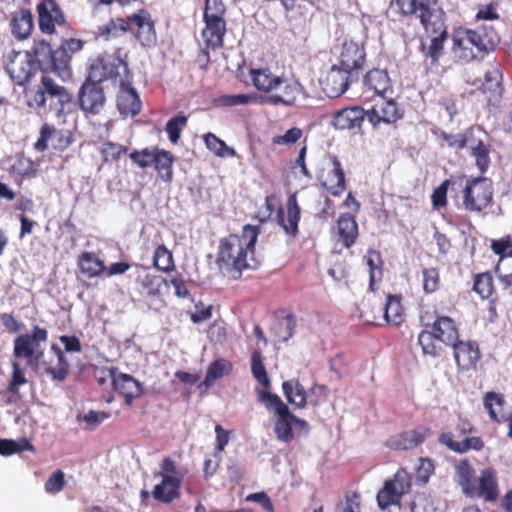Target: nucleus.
<instances>
[{
	"instance_id": "obj_1",
	"label": "nucleus",
	"mask_w": 512,
	"mask_h": 512,
	"mask_svg": "<svg viewBox=\"0 0 512 512\" xmlns=\"http://www.w3.org/2000/svg\"><path fill=\"white\" fill-rule=\"evenodd\" d=\"M258 235V227L248 224L240 235L230 234L220 240L216 264L224 276L237 280L244 270L252 268Z\"/></svg>"
},
{
	"instance_id": "obj_2",
	"label": "nucleus",
	"mask_w": 512,
	"mask_h": 512,
	"mask_svg": "<svg viewBox=\"0 0 512 512\" xmlns=\"http://www.w3.org/2000/svg\"><path fill=\"white\" fill-rule=\"evenodd\" d=\"M451 56L455 63L469 64L481 62L494 52L500 37L491 26H479L475 29L458 27L451 35Z\"/></svg>"
},
{
	"instance_id": "obj_3",
	"label": "nucleus",
	"mask_w": 512,
	"mask_h": 512,
	"mask_svg": "<svg viewBox=\"0 0 512 512\" xmlns=\"http://www.w3.org/2000/svg\"><path fill=\"white\" fill-rule=\"evenodd\" d=\"M84 47V41L77 38L62 40L61 44L53 50L46 40L34 43L33 53L35 61L42 72H53L61 79L66 80L72 76V56L80 52Z\"/></svg>"
},
{
	"instance_id": "obj_4",
	"label": "nucleus",
	"mask_w": 512,
	"mask_h": 512,
	"mask_svg": "<svg viewBox=\"0 0 512 512\" xmlns=\"http://www.w3.org/2000/svg\"><path fill=\"white\" fill-rule=\"evenodd\" d=\"M459 336V328L454 319L436 315L432 323L424 324V329L418 334V344L424 355L436 358L443 352L442 344L451 347Z\"/></svg>"
},
{
	"instance_id": "obj_5",
	"label": "nucleus",
	"mask_w": 512,
	"mask_h": 512,
	"mask_svg": "<svg viewBox=\"0 0 512 512\" xmlns=\"http://www.w3.org/2000/svg\"><path fill=\"white\" fill-rule=\"evenodd\" d=\"M49 73L43 72L40 84L33 94L29 106L45 108L48 105L49 110L55 112L59 117L66 113L67 108L72 104L73 96L66 87L58 84Z\"/></svg>"
},
{
	"instance_id": "obj_6",
	"label": "nucleus",
	"mask_w": 512,
	"mask_h": 512,
	"mask_svg": "<svg viewBox=\"0 0 512 512\" xmlns=\"http://www.w3.org/2000/svg\"><path fill=\"white\" fill-rule=\"evenodd\" d=\"M226 15L227 8L223 0H205L201 36L206 48L216 50L223 47L227 32Z\"/></svg>"
},
{
	"instance_id": "obj_7",
	"label": "nucleus",
	"mask_w": 512,
	"mask_h": 512,
	"mask_svg": "<svg viewBox=\"0 0 512 512\" xmlns=\"http://www.w3.org/2000/svg\"><path fill=\"white\" fill-rule=\"evenodd\" d=\"M474 431L475 427L469 419L458 416L452 431L440 433L438 442L458 454H465L471 450L481 451L485 443L480 436L471 435Z\"/></svg>"
},
{
	"instance_id": "obj_8",
	"label": "nucleus",
	"mask_w": 512,
	"mask_h": 512,
	"mask_svg": "<svg viewBox=\"0 0 512 512\" xmlns=\"http://www.w3.org/2000/svg\"><path fill=\"white\" fill-rule=\"evenodd\" d=\"M458 189L461 190L462 206L467 212L481 213L493 203L492 182L486 177L467 178L465 176V181Z\"/></svg>"
},
{
	"instance_id": "obj_9",
	"label": "nucleus",
	"mask_w": 512,
	"mask_h": 512,
	"mask_svg": "<svg viewBox=\"0 0 512 512\" xmlns=\"http://www.w3.org/2000/svg\"><path fill=\"white\" fill-rule=\"evenodd\" d=\"M258 402L262 403L268 411L275 413L274 433L277 440L284 443L291 442L295 434L293 431V413L289 407L277 394L267 391H258Z\"/></svg>"
},
{
	"instance_id": "obj_10",
	"label": "nucleus",
	"mask_w": 512,
	"mask_h": 512,
	"mask_svg": "<svg viewBox=\"0 0 512 512\" xmlns=\"http://www.w3.org/2000/svg\"><path fill=\"white\" fill-rule=\"evenodd\" d=\"M131 75L128 63L120 56L103 55L92 62L87 78L100 84L107 80L119 84V80Z\"/></svg>"
},
{
	"instance_id": "obj_11",
	"label": "nucleus",
	"mask_w": 512,
	"mask_h": 512,
	"mask_svg": "<svg viewBox=\"0 0 512 512\" xmlns=\"http://www.w3.org/2000/svg\"><path fill=\"white\" fill-rule=\"evenodd\" d=\"M390 9L399 20L415 17L422 26L443 14L442 10L434 7L431 0H391Z\"/></svg>"
},
{
	"instance_id": "obj_12",
	"label": "nucleus",
	"mask_w": 512,
	"mask_h": 512,
	"mask_svg": "<svg viewBox=\"0 0 512 512\" xmlns=\"http://www.w3.org/2000/svg\"><path fill=\"white\" fill-rule=\"evenodd\" d=\"M412 485V476L404 468H400L393 479L386 480L382 489L377 493L378 507L386 510L392 505H399L402 496L409 492Z\"/></svg>"
},
{
	"instance_id": "obj_13",
	"label": "nucleus",
	"mask_w": 512,
	"mask_h": 512,
	"mask_svg": "<svg viewBox=\"0 0 512 512\" xmlns=\"http://www.w3.org/2000/svg\"><path fill=\"white\" fill-rule=\"evenodd\" d=\"M39 31L44 35H54L58 27H67L64 10L57 0H38L35 7Z\"/></svg>"
},
{
	"instance_id": "obj_14",
	"label": "nucleus",
	"mask_w": 512,
	"mask_h": 512,
	"mask_svg": "<svg viewBox=\"0 0 512 512\" xmlns=\"http://www.w3.org/2000/svg\"><path fill=\"white\" fill-rule=\"evenodd\" d=\"M35 365L53 382H64L69 375V362L57 344H52L47 354L40 352Z\"/></svg>"
},
{
	"instance_id": "obj_15",
	"label": "nucleus",
	"mask_w": 512,
	"mask_h": 512,
	"mask_svg": "<svg viewBox=\"0 0 512 512\" xmlns=\"http://www.w3.org/2000/svg\"><path fill=\"white\" fill-rule=\"evenodd\" d=\"M48 339V331L35 325L32 327L31 333L18 335L13 342V355L16 358H24L29 364H35L38 354L41 350V343Z\"/></svg>"
},
{
	"instance_id": "obj_16",
	"label": "nucleus",
	"mask_w": 512,
	"mask_h": 512,
	"mask_svg": "<svg viewBox=\"0 0 512 512\" xmlns=\"http://www.w3.org/2000/svg\"><path fill=\"white\" fill-rule=\"evenodd\" d=\"M366 63V48L364 41H356L354 39L345 40L340 47L337 67H341L348 73L358 78L359 73L364 69Z\"/></svg>"
},
{
	"instance_id": "obj_17",
	"label": "nucleus",
	"mask_w": 512,
	"mask_h": 512,
	"mask_svg": "<svg viewBox=\"0 0 512 512\" xmlns=\"http://www.w3.org/2000/svg\"><path fill=\"white\" fill-rule=\"evenodd\" d=\"M130 31L144 48H152L157 44L155 20L146 9H140L129 15Z\"/></svg>"
},
{
	"instance_id": "obj_18",
	"label": "nucleus",
	"mask_w": 512,
	"mask_h": 512,
	"mask_svg": "<svg viewBox=\"0 0 512 512\" xmlns=\"http://www.w3.org/2000/svg\"><path fill=\"white\" fill-rule=\"evenodd\" d=\"M500 488L497 471L493 467L481 470L466 493V497L483 499L485 502H495L499 498Z\"/></svg>"
},
{
	"instance_id": "obj_19",
	"label": "nucleus",
	"mask_w": 512,
	"mask_h": 512,
	"mask_svg": "<svg viewBox=\"0 0 512 512\" xmlns=\"http://www.w3.org/2000/svg\"><path fill=\"white\" fill-rule=\"evenodd\" d=\"M305 93V87L299 80L280 76V83L277 85V89L270 96L266 97V103L275 106L292 107L297 104L298 100Z\"/></svg>"
},
{
	"instance_id": "obj_20",
	"label": "nucleus",
	"mask_w": 512,
	"mask_h": 512,
	"mask_svg": "<svg viewBox=\"0 0 512 512\" xmlns=\"http://www.w3.org/2000/svg\"><path fill=\"white\" fill-rule=\"evenodd\" d=\"M78 97L80 109L85 114L97 115L104 109L106 97L100 83L86 78L80 87Z\"/></svg>"
},
{
	"instance_id": "obj_21",
	"label": "nucleus",
	"mask_w": 512,
	"mask_h": 512,
	"mask_svg": "<svg viewBox=\"0 0 512 512\" xmlns=\"http://www.w3.org/2000/svg\"><path fill=\"white\" fill-rule=\"evenodd\" d=\"M318 180L332 196L339 197L343 194L346 190L345 172L336 156H332L330 163L322 167L318 174Z\"/></svg>"
},
{
	"instance_id": "obj_22",
	"label": "nucleus",
	"mask_w": 512,
	"mask_h": 512,
	"mask_svg": "<svg viewBox=\"0 0 512 512\" xmlns=\"http://www.w3.org/2000/svg\"><path fill=\"white\" fill-rule=\"evenodd\" d=\"M367 117V111L361 106L353 105L333 113L330 125L338 131H349L357 134L362 131V125Z\"/></svg>"
},
{
	"instance_id": "obj_23",
	"label": "nucleus",
	"mask_w": 512,
	"mask_h": 512,
	"mask_svg": "<svg viewBox=\"0 0 512 512\" xmlns=\"http://www.w3.org/2000/svg\"><path fill=\"white\" fill-rule=\"evenodd\" d=\"M423 28L426 34L431 37L429 46L427 48H423L424 54L426 57L431 59L432 63H436L443 54L444 43L448 38L444 13L425 24Z\"/></svg>"
},
{
	"instance_id": "obj_24",
	"label": "nucleus",
	"mask_w": 512,
	"mask_h": 512,
	"mask_svg": "<svg viewBox=\"0 0 512 512\" xmlns=\"http://www.w3.org/2000/svg\"><path fill=\"white\" fill-rule=\"evenodd\" d=\"M49 141L53 142L52 147L55 150L64 151L72 144L73 136L69 130H59L50 123H44L33 147L37 152L43 153L48 150Z\"/></svg>"
},
{
	"instance_id": "obj_25",
	"label": "nucleus",
	"mask_w": 512,
	"mask_h": 512,
	"mask_svg": "<svg viewBox=\"0 0 512 512\" xmlns=\"http://www.w3.org/2000/svg\"><path fill=\"white\" fill-rule=\"evenodd\" d=\"M430 434L431 429L429 427L419 426L390 436L384 445L393 451L411 450L424 443Z\"/></svg>"
},
{
	"instance_id": "obj_26",
	"label": "nucleus",
	"mask_w": 512,
	"mask_h": 512,
	"mask_svg": "<svg viewBox=\"0 0 512 512\" xmlns=\"http://www.w3.org/2000/svg\"><path fill=\"white\" fill-rule=\"evenodd\" d=\"M133 76H125L119 80V91L116 104L121 115L134 117L141 111L142 103L138 93L132 87Z\"/></svg>"
},
{
	"instance_id": "obj_27",
	"label": "nucleus",
	"mask_w": 512,
	"mask_h": 512,
	"mask_svg": "<svg viewBox=\"0 0 512 512\" xmlns=\"http://www.w3.org/2000/svg\"><path fill=\"white\" fill-rule=\"evenodd\" d=\"M456 365L461 371H470L477 368L481 359V352L476 341H463L458 339L452 346Z\"/></svg>"
},
{
	"instance_id": "obj_28",
	"label": "nucleus",
	"mask_w": 512,
	"mask_h": 512,
	"mask_svg": "<svg viewBox=\"0 0 512 512\" xmlns=\"http://www.w3.org/2000/svg\"><path fill=\"white\" fill-rule=\"evenodd\" d=\"M402 117L398 104L393 99H386L385 96L378 97V100L367 110V119L373 127H378L381 122L391 124Z\"/></svg>"
},
{
	"instance_id": "obj_29",
	"label": "nucleus",
	"mask_w": 512,
	"mask_h": 512,
	"mask_svg": "<svg viewBox=\"0 0 512 512\" xmlns=\"http://www.w3.org/2000/svg\"><path fill=\"white\" fill-rule=\"evenodd\" d=\"M482 91L489 105L498 106L504 93L500 64L493 63L491 69L485 72Z\"/></svg>"
},
{
	"instance_id": "obj_30",
	"label": "nucleus",
	"mask_w": 512,
	"mask_h": 512,
	"mask_svg": "<svg viewBox=\"0 0 512 512\" xmlns=\"http://www.w3.org/2000/svg\"><path fill=\"white\" fill-rule=\"evenodd\" d=\"M356 79L355 75L334 64L324 80V91L331 98L339 97L348 90L350 83Z\"/></svg>"
},
{
	"instance_id": "obj_31",
	"label": "nucleus",
	"mask_w": 512,
	"mask_h": 512,
	"mask_svg": "<svg viewBox=\"0 0 512 512\" xmlns=\"http://www.w3.org/2000/svg\"><path fill=\"white\" fill-rule=\"evenodd\" d=\"M9 28L12 36L18 41H24L31 37L34 30V18L28 8H20L12 12Z\"/></svg>"
},
{
	"instance_id": "obj_32",
	"label": "nucleus",
	"mask_w": 512,
	"mask_h": 512,
	"mask_svg": "<svg viewBox=\"0 0 512 512\" xmlns=\"http://www.w3.org/2000/svg\"><path fill=\"white\" fill-rule=\"evenodd\" d=\"M287 214L285 217L284 210H278V222L284 231L292 236L298 233V224L301 219V209L297 200V192L292 193L287 200Z\"/></svg>"
},
{
	"instance_id": "obj_33",
	"label": "nucleus",
	"mask_w": 512,
	"mask_h": 512,
	"mask_svg": "<svg viewBox=\"0 0 512 512\" xmlns=\"http://www.w3.org/2000/svg\"><path fill=\"white\" fill-rule=\"evenodd\" d=\"M113 388L124 398L128 406L132 405L133 401L141 397L144 392L143 385L133 376L125 373L117 375L113 380Z\"/></svg>"
},
{
	"instance_id": "obj_34",
	"label": "nucleus",
	"mask_w": 512,
	"mask_h": 512,
	"mask_svg": "<svg viewBox=\"0 0 512 512\" xmlns=\"http://www.w3.org/2000/svg\"><path fill=\"white\" fill-rule=\"evenodd\" d=\"M337 235L345 248H351L358 239V224L351 213L340 214L337 220Z\"/></svg>"
},
{
	"instance_id": "obj_35",
	"label": "nucleus",
	"mask_w": 512,
	"mask_h": 512,
	"mask_svg": "<svg viewBox=\"0 0 512 512\" xmlns=\"http://www.w3.org/2000/svg\"><path fill=\"white\" fill-rule=\"evenodd\" d=\"M483 406L490 420L498 424L505 423L510 416L506 411V400L500 393L486 392L483 397Z\"/></svg>"
},
{
	"instance_id": "obj_36",
	"label": "nucleus",
	"mask_w": 512,
	"mask_h": 512,
	"mask_svg": "<svg viewBox=\"0 0 512 512\" xmlns=\"http://www.w3.org/2000/svg\"><path fill=\"white\" fill-rule=\"evenodd\" d=\"M249 76L256 90L268 96L277 89V85L280 83V76L274 74L269 68H252L249 71Z\"/></svg>"
},
{
	"instance_id": "obj_37",
	"label": "nucleus",
	"mask_w": 512,
	"mask_h": 512,
	"mask_svg": "<svg viewBox=\"0 0 512 512\" xmlns=\"http://www.w3.org/2000/svg\"><path fill=\"white\" fill-rule=\"evenodd\" d=\"M77 266L80 273L91 279L104 274L106 265L104 260L100 259L95 252L84 251L77 258Z\"/></svg>"
},
{
	"instance_id": "obj_38",
	"label": "nucleus",
	"mask_w": 512,
	"mask_h": 512,
	"mask_svg": "<svg viewBox=\"0 0 512 512\" xmlns=\"http://www.w3.org/2000/svg\"><path fill=\"white\" fill-rule=\"evenodd\" d=\"M142 268L143 270L138 272L135 278L136 284L148 297L159 296L162 287L167 285L166 279L160 275L148 272L145 267Z\"/></svg>"
},
{
	"instance_id": "obj_39",
	"label": "nucleus",
	"mask_w": 512,
	"mask_h": 512,
	"mask_svg": "<svg viewBox=\"0 0 512 512\" xmlns=\"http://www.w3.org/2000/svg\"><path fill=\"white\" fill-rule=\"evenodd\" d=\"M153 266L158 271L170 273L175 270V261L172 252L161 242V235L157 233L153 241Z\"/></svg>"
},
{
	"instance_id": "obj_40",
	"label": "nucleus",
	"mask_w": 512,
	"mask_h": 512,
	"mask_svg": "<svg viewBox=\"0 0 512 512\" xmlns=\"http://www.w3.org/2000/svg\"><path fill=\"white\" fill-rule=\"evenodd\" d=\"M383 319L388 325L399 326L405 321V312L401 304V297L389 294L383 308Z\"/></svg>"
},
{
	"instance_id": "obj_41",
	"label": "nucleus",
	"mask_w": 512,
	"mask_h": 512,
	"mask_svg": "<svg viewBox=\"0 0 512 512\" xmlns=\"http://www.w3.org/2000/svg\"><path fill=\"white\" fill-rule=\"evenodd\" d=\"M364 260L368 266L369 289L372 292H376L378 289L377 284L380 283L383 278V260L381 254L374 249H369L364 256Z\"/></svg>"
},
{
	"instance_id": "obj_42",
	"label": "nucleus",
	"mask_w": 512,
	"mask_h": 512,
	"mask_svg": "<svg viewBox=\"0 0 512 512\" xmlns=\"http://www.w3.org/2000/svg\"><path fill=\"white\" fill-rule=\"evenodd\" d=\"M465 181V175L451 176L445 179L438 187H436L431 195V202L434 208H444L447 206V192L450 188L452 192L456 191L458 187L462 186Z\"/></svg>"
},
{
	"instance_id": "obj_43",
	"label": "nucleus",
	"mask_w": 512,
	"mask_h": 512,
	"mask_svg": "<svg viewBox=\"0 0 512 512\" xmlns=\"http://www.w3.org/2000/svg\"><path fill=\"white\" fill-rule=\"evenodd\" d=\"M364 85L368 90L381 97L390 88L391 82L385 70L374 68L364 76Z\"/></svg>"
},
{
	"instance_id": "obj_44",
	"label": "nucleus",
	"mask_w": 512,
	"mask_h": 512,
	"mask_svg": "<svg viewBox=\"0 0 512 512\" xmlns=\"http://www.w3.org/2000/svg\"><path fill=\"white\" fill-rule=\"evenodd\" d=\"M181 484L170 478H164L159 484L155 485L151 494L156 501L170 504L179 498Z\"/></svg>"
},
{
	"instance_id": "obj_45",
	"label": "nucleus",
	"mask_w": 512,
	"mask_h": 512,
	"mask_svg": "<svg viewBox=\"0 0 512 512\" xmlns=\"http://www.w3.org/2000/svg\"><path fill=\"white\" fill-rule=\"evenodd\" d=\"M174 155L167 150L155 148V156L152 165L158 176L165 182H171L173 178Z\"/></svg>"
},
{
	"instance_id": "obj_46",
	"label": "nucleus",
	"mask_w": 512,
	"mask_h": 512,
	"mask_svg": "<svg viewBox=\"0 0 512 512\" xmlns=\"http://www.w3.org/2000/svg\"><path fill=\"white\" fill-rule=\"evenodd\" d=\"M251 373L254 379L262 386L258 391L270 392L271 381L263 362V356L260 349H254L251 353Z\"/></svg>"
},
{
	"instance_id": "obj_47",
	"label": "nucleus",
	"mask_w": 512,
	"mask_h": 512,
	"mask_svg": "<svg viewBox=\"0 0 512 512\" xmlns=\"http://www.w3.org/2000/svg\"><path fill=\"white\" fill-rule=\"evenodd\" d=\"M283 394L287 401L296 408H304L307 404V393L299 380L291 379L282 383Z\"/></svg>"
},
{
	"instance_id": "obj_48",
	"label": "nucleus",
	"mask_w": 512,
	"mask_h": 512,
	"mask_svg": "<svg viewBox=\"0 0 512 512\" xmlns=\"http://www.w3.org/2000/svg\"><path fill=\"white\" fill-rule=\"evenodd\" d=\"M455 478L464 495L475 482L476 472L468 459H462L454 466Z\"/></svg>"
},
{
	"instance_id": "obj_49",
	"label": "nucleus",
	"mask_w": 512,
	"mask_h": 512,
	"mask_svg": "<svg viewBox=\"0 0 512 512\" xmlns=\"http://www.w3.org/2000/svg\"><path fill=\"white\" fill-rule=\"evenodd\" d=\"M128 31H130L129 16H126L112 18L108 23L99 27L98 34L105 40H110Z\"/></svg>"
},
{
	"instance_id": "obj_50",
	"label": "nucleus",
	"mask_w": 512,
	"mask_h": 512,
	"mask_svg": "<svg viewBox=\"0 0 512 512\" xmlns=\"http://www.w3.org/2000/svg\"><path fill=\"white\" fill-rule=\"evenodd\" d=\"M232 364L228 360L223 358L213 361L206 372L205 379L200 384V387L205 386L206 388L211 387L215 381L222 378L225 375L230 374L232 371Z\"/></svg>"
},
{
	"instance_id": "obj_51",
	"label": "nucleus",
	"mask_w": 512,
	"mask_h": 512,
	"mask_svg": "<svg viewBox=\"0 0 512 512\" xmlns=\"http://www.w3.org/2000/svg\"><path fill=\"white\" fill-rule=\"evenodd\" d=\"M203 141L206 148L217 157H235L237 155L234 148L229 147L222 139L212 132L203 135Z\"/></svg>"
},
{
	"instance_id": "obj_52",
	"label": "nucleus",
	"mask_w": 512,
	"mask_h": 512,
	"mask_svg": "<svg viewBox=\"0 0 512 512\" xmlns=\"http://www.w3.org/2000/svg\"><path fill=\"white\" fill-rule=\"evenodd\" d=\"M8 72L11 78L19 85L28 83L33 77L32 63L30 60L13 61Z\"/></svg>"
},
{
	"instance_id": "obj_53",
	"label": "nucleus",
	"mask_w": 512,
	"mask_h": 512,
	"mask_svg": "<svg viewBox=\"0 0 512 512\" xmlns=\"http://www.w3.org/2000/svg\"><path fill=\"white\" fill-rule=\"evenodd\" d=\"M473 291L482 299H489L494 292V279L491 272L475 274L473 278Z\"/></svg>"
},
{
	"instance_id": "obj_54",
	"label": "nucleus",
	"mask_w": 512,
	"mask_h": 512,
	"mask_svg": "<svg viewBox=\"0 0 512 512\" xmlns=\"http://www.w3.org/2000/svg\"><path fill=\"white\" fill-rule=\"evenodd\" d=\"M491 146L479 140L475 146L471 148V155L475 158V165L478 170L484 174L491 163L490 160Z\"/></svg>"
},
{
	"instance_id": "obj_55",
	"label": "nucleus",
	"mask_w": 512,
	"mask_h": 512,
	"mask_svg": "<svg viewBox=\"0 0 512 512\" xmlns=\"http://www.w3.org/2000/svg\"><path fill=\"white\" fill-rule=\"evenodd\" d=\"M33 450L34 446L26 438H22L19 441L12 439H0V455L10 456L23 451Z\"/></svg>"
},
{
	"instance_id": "obj_56",
	"label": "nucleus",
	"mask_w": 512,
	"mask_h": 512,
	"mask_svg": "<svg viewBox=\"0 0 512 512\" xmlns=\"http://www.w3.org/2000/svg\"><path fill=\"white\" fill-rule=\"evenodd\" d=\"M188 117L182 113L169 119L165 126V131L171 143L177 144L182 130L187 126Z\"/></svg>"
},
{
	"instance_id": "obj_57",
	"label": "nucleus",
	"mask_w": 512,
	"mask_h": 512,
	"mask_svg": "<svg viewBox=\"0 0 512 512\" xmlns=\"http://www.w3.org/2000/svg\"><path fill=\"white\" fill-rule=\"evenodd\" d=\"M159 475L164 478H170L176 482L182 483L185 473L180 470L174 460L165 457L160 463Z\"/></svg>"
},
{
	"instance_id": "obj_58",
	"label": "nucleus",
	"mask_w": 512,
	"mask_h": 512,
	"mask_svg": "<svg viewBox=\"0 0 512 512\" xmlns=\"http://www.w3.org/2000/svg\"><path fill=\"white\" fill-rule=\"evenodd\" d=\"M423 290L426 294H432L440 288V273L436 267L422 270Z\"/></svg>"
},
{
	"instance_id": "obj_59",
	"label": "nucleus",
	"mask_w": 512,
	"mask_h": 512,
	"mask_svg": "<svg viewBox=\"0 0 512 512\" xmlns=\"http://www.w3.org/2000/svg\"><path fill=\"white\" fill-rule=\"evenodd\" d=\"M257 101L256 94H236V95H222L217 98V103L220 106L233 107L239 105H247Z\"/></svg>"
},
{
	"instance_id": "obj_60",
	"label": "nucleus",
	"mask_w": 512,
	"mask_h": 512,
	"mask_svg": "<svg viewBox=\"0 0 512 512\" xmlns=\"http://www.w3.org/2000/svg\"><path fill=\"white\" fill-rule=\"evenodd\" d=\"M12 375L7 386V391L13 395L19 393V387L27 383L24 370L17 361L12 362Z\"/></svg>"
},
{
	"instance_id": "obj_61",
	"label": "nucleus",
	"mask_w": 512,
	"mask_h": 512,
	"mask_svg": "<svg viewBox=\"0 0 512 512\" xmlns=\"http://www.w3.org/2000/svg\"><path fill=\"white\" fill-rule=\"evenodd\" d=\"M128 152L124 145L107 141L102 145L101 154L105 161H119Z\"/></svg>"
},
{
	"instance_id": "obj_62",
	"label": "nucleus",
	"mask_w": 512,
	"mask_h": 512,
	"mask_svg": "<svg viewBox=\"0 0 512 512\" xmlns=\"http://www.w3.org/2000/svg\"><path fill=\"white\" fill-rule=\"evenodd\" d=\"M154 156L155 149L150 150L148 148H144L142 150H135L129 154V157L132 160L133 164L142 169L152 166Z\"/></svg>"
},
{
	"instance_id": "obj_63",
	"label": "nucleus",
	"mask_w": 512,
	"mask_h": 512,
	"mask_svg": "<svg viewBox=\"0 0 512 512\" xmlns=\"http://www.w3.org/2000/svg\"><path fill=\"white\" fill-rule=\"evenodd\" d=\"M65 474L62 470L54 471L44 484L45 491L49 494H57L65 487Z\"/></svg>"
},
{
	"instance_id": "obj_64",
	"label": "nucleus",
	"mask_w": 512,
	"mask_h": 512,
	"mask_svg": "<svg viewBox=\"0 0 512 512\" xmlns=\"http://www.w3.org/2000/svg\"><path fill=\"white\" fill-rule=\"evenodd\" d=\"M419 466L417 467L416 477L417 480L423 484H426L431 475L434 474L435 464L434 461L428 457H421L419 460Z\"/></svg>"
}]
</instances>
